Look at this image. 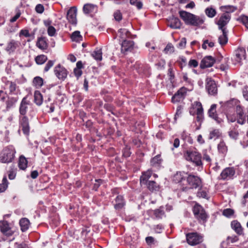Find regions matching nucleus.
<instances>
[{
  "label": "nucleus",
  "instance_id": "27",
  "mask_svg": "<svg viewBox=\"0 0 248 248\" xmlns=\"http://www.w3.org/2000/svg\"><path fill=\"white\" fill-rule=\"evenodd\" d=\"M222 35L218 38V42L222 46L226 45L228 42L227 31L226 30H222Z\"/></svg>",
  "mask_w": 248,
  "mask_h": 248
},
{
  "label": "nucleus",
  "instance_id": "45",
  "mask_svg": "<svg viewBox=\"0 0 248 248\" xmlns=\"http://www.w3.org/2000/svg\"><path fill=\"white\" fill-rule=\"evenodd\" d=\"M16 100L14 98H10L6 101V108L7 109L11 108L15 103Z\"/></svg>",
  "mask_w": 248,
  "mask_h": 248
},
{
  "label": "nucleus",
  "instance_id": "29",
  "mask_svg": "<svg viewBox=\"0 0 248 248\" xmlns=\"http://www.w3.org/2000/svg\"><path fill=\"white\" fill-rule=\"evenodd\" d=\"M34 102L37 105H40L43 102V96L39 91H36L34 95Z\"/></svg>",
  "mask_w": 248,
  "mask_h": 248
},
{
  "label": "nucleus",
  "instance_id": "23",
  "mask_svg": "<svg viewBox=\"0 0 248 248\" xmlns=\"http://www.w3.org/2000/svg\"><path fill=\"white\" fill-rule=\"evenodd\" d=\"M28 105H29V102L27 101L26 98L25 97L23 98L19 108V112L21 115H25L26 114Z\"/></svg>",
  "mask_w": 248,
  "mask_h": 248
},
{
  "label": "nucleus",
  "instance_id": "54",
  "mask_svg": "<svg viewBox=\"0 0 248 248\" xmlns=\"http://www.w3.org/2000/svg\"><path fill=\"white\" fill-rule=\"evenodd\" d=\"M241 21L245 26L248 29V16H243L241 17Z\"/></svg>",
  "mask_w": 248,
  "mask_h": 248
},
{
  "label": "nucleus",
  "instance_id": "55",
  "mask_svg": "<svg viewBox=\"0 0 248 248\" xmlns=\"http://www.w3.org/2000/svg\"><path fill=\"white\" fill-rule=\"evenodd\" d=\"M197 196L199 198H203L205 199H208L207 198V194L205 191H199L197 193Z\"/></svg>",
  "mask_w": 248,
  "mask_h": 248
},
{
  "label": "nucleus",
  "instance_id": "61",
  "mask_svg": "<svg viewBox=\"0 0 248 248\" xmlns=\"http://www.w3.org/2000/svg\"><path fill=\"white\" fill-rule=\"evenodd\" d=\"M154 241V238L152 236H148L146 238V242L148 245H151Z\"/></svg>",
  "mask_w": 248,
  "mask_h": 248
},
{
  "label": "nucleus",
  "instance_id": "26",
  "mask_svg": "<svg viewBox=\"0 0 248 248\" xmlns=\"http://www.w3.org/2000/svg\"><path fill=\"white\" fill-rule=\"evenodd\" d=\"M115 201L116 203L115 204L114 207L116 209L119 210L124 207V201L123 197L122 196H118L115 199Z\"/></svg>",
  "mask_w": 248,
  "mask_h": 248
},
{
  "label": "nucleus",
  "instance_id": "1",
  "mask_svg": "<svg viewBox=\"0 0 248 248\" xmlns=\"http://www.w3.org/2000/svg\"><path fill=\"white\" fill-rule=\"evenodd\" d=\"M179 15L187 25L199 26L204 22V20L202 17L185 11H180Z\"/></svg>",
  "mask_w": 248,
  "mask_h": 248
},
{
  "label": "nucleus",
  "instance_id": "9",
  "mask_svg": "<svg viewBox=\"0 0 248 248\" xmlns=\"http://www.w3.org/2000/svg\"><path fill=\"white\" fill-rule=\"evenodd\" d=\"M230 19V16L228 13L223 14L219 18L217 22L219 29L222 31V30H226L224 27L227 24Z\"/></svg>",
  "mask_w": 248,
  "mask_h": 248
},
{
  "label": "nucleus",
  "instance_id": "64",
  "mask_svg": "<svg viewBox=\"0 0 248 248\" xmlns=\"http://www.w3.org/2000/svg\"><path fill=\"white\" fill-rule=\"evenodd\" d=\"M38 176V172L37 170H33L31 171V176L32 179L36 178Z\"/></svg>",
  "mask_w": 248,
  "mask_h": 248
},
{
  "label": "nucleus",
  "instance_id": "16",
  "mask_svg": "<svg viewBox=\"0 0 248 248\" xmlns=\"http://www.w3.org/2000/svg\"><path fill=\"white\" fill-rule=\"evenodd\" d=\"M0 231L7 236H11L13 234L8 222L6 221H0Z\"/></svg>",
  "mask_w": 248,
  "mask_h": 248
},
{
  "label": "nucleus",
  "instance_id": "37",
  "mask_svg": "<svg viewBox=\"0 0 248 248\" xmlns=\"http://www.w3.org/2000/svg\"><path fill=\"white\" fill-rule=\"evenodd\" d=\"M71 39L74 41H78L81 40L82 36L80 34L79 31H75L72 33L71 36Z\"/></svg>",
  "mask_w": 248,
  "mask_h": 248
},
{
  "label": "nucleus",
  "instance_id": "30",
  "mask_svg": "<svg viewBox=\"0 0 248 248\" xmlns=\"http://www.w3.org/2000/svg\"><path fill=\"white\" fill-rule=\"evenodd\" d=\"M145 185L150 191H156L158 189V185L154 181H149Z\"/></svg>",
  "mask_w": 248,
  "mask_h": 248
},
{
  "label": "nucleus",
  "instance_id": "25",
  "mask_svg": "<svg viewBox=\"0 0 248 248\" xmlns=\"http://www.w3.org/2000/svg\"><path fill=\"white\" fill-rule=\"evenodd\" d=\"M246 55V50L244 48H239L236 51V57L237 59L236 61L237 62H240L242 60V57L245 58Z\"/></svg>",
  "mask_w": 248,
  "mask_h": 248
},
{
  "label": "nucleus",
  "instance_id": "13",
  "mask_svg": "<svg viewBox=\"0 0 248 248\" xmlns=\"http://www.w3.org/2000/svg\"><path fill=\"white\" fill-rule=\"evenodd\" d=\"M54 72L56 76L60 79H64L67 75L66 70L61 66V64H58L55 69Z\"/></svg>",
  "mask_w": 248,
  "mask_h": 248
},
{
  "label": "nucleus",
  "instance_id": "2",
  "mask_svg": "<svg viewBox=\"0 0 248 248\" xmlns=\"http://www.w3.org/2000/svg\"><path fill=\"white\" fill-rule=\"evenodd\" d=\"M15 152L12 147H6L0 155V161L1 163H8L12 161Z\"/></svg>",
  "mask_w": 248,
  "mask_h": 248
},
{
  "label": "nucleus",
  "instance_id": "53",
  "mask_svg": "<svg viewBox=\"0 0 248 248\" xmlns=\"http://www.w3.org/2000/svg\"><path fill=\"white\" fill-rule=\"evenodd\" d=\"M190 67H196L198 65V62L195 60H191L188 62Z\"/></svg>",
  "mask_w": 248,
  "mask_h": 248
},
{
  "label": "nucleus",
  "instance_id": "18",
  "mask_svg": "<svg viewBox=\"0 0 248 248\" xmlns=\"http://www.w3.org/2000/svg\"><path fill=\"white\" fill-rule=\"evenodd\" d=\"M231 227L237 234H243V229L241 224L237 220H234L232 221L231 222Z\"/></svg>",
  "mask_w": 248,
  "mask_h": 248
},
{
  "label": "nucleus",
  "instance_id": "33",
  "mask_svg": "<svg viewBox=\"0 0 248 248\" xmlns=\"http://www.w3.org/2000/svg\"><path fill=\"white\" fill-rule=\"evenodd\" d=\"M154 214L157 218H161L165 215V212L163 210V207H160L159 209L154 210Z\"/></svg>",
  "mask_w": 248,
  "mask_h": 248
},
{
  "label": "nucleus",
  "instance_id": "12",
  "mask_svg": "<svg viewBox=\"0 0 248 248\" xmlns=\"http://www.w3.org/2000/svg\"><path fill=\"white\" fill-rule=\"evenodd\" d=\"M134 43L133 41L124 40L122 43L121 51L125 53L127 51H131L133 49Z\"/></svg>",
  "mask_w": 248,
  "mask_h": 248
},
{
  "label": "nucleus",
  "instance_id": "40",
  "mask_svg": "<svg viewBox=\"0 0 248 248\" xmlns=\"http://www.w3.org/2000/svg\"><path fill=\"white\" fill-rule=\"evenodd\" d=\"M234 214V210L231 208H227L224 209L222 212V215L227 217L232 216Z\"/></svg>",
  "mask_w": 248,
  "mask_h": 248
},
{
  "label": "nucleus",
  "instance_id": "21",
  "mask_svg": "<svg viewBox=\"0 0 248 248\" xmlns=\"http://www.w3.org/2000/svg\"><path fill=\"white\" fill-rule=\"evenodd\" d=\"M217 105L213 104L210 108L208 110L209 116L213 118L215 120L219 122L218 117L216 111Z\"/></svg>",
  "mask_w": 248,
  "mask_h": 248
},
{
  "label": "nucleus",
  "instance_id": "49",
  "mask_svg": "<svg viewBox=\"0 0 248 248\" xmlns=\"http://www.w3.org/2000/svg\"><path fill=\"white\" fill-rule=\"evenodd\" d=\"M47 32L49 36H53L56 32V30L53 26H49L47 29Z\"/></svg>",
  "mask_w": 248,
  "mask_h": 248
},
{
  "label": "nucleus",
  "instance_id": "31",
  "mask_svg": "<svg viewBox=\"0 0 248 248\" xmlns=\"http://www.w3.org/2000/svg\"><path fill=\"white\" fill-rule=\"evenodd\" d=\"M28 161L26 158L23 155L19 157L18 166L20 169L24 170L27 168Z\"/></svg>",
  "mask_w": 248,
  "mask_h": 248
},
{
  "label": "nucleus",
  "instance_id": "43",
  "mask_svg": "<svg viewBox=\"0 0 248 248\" xmlns=\"http://www.w3.org/2000/svg\"><path fill=\"white\" fill-rule=\"evenodd\" d=\"M164 51L166 53H168L169 52L172 53L174 51V48L171 44L169 43L164 48Z\"/></svg>",
  "mask_w": 248,
  "mask_h": 248
},
{
  "label": "nucleus",
  "instance_id": "63",
  "mask_svg": "<svg viewBox=\"0 0 248 248\" xmlns=\"http://www.w3.org/2000/svg\"><path fill=\"white\" fill-rule=\"evenodd\" d=\"M131 153L129 151V149L125 148L124 149L123 155L124 156L127 157L130 156Z\"/></svg>",
  "mask_w": 248,
  "mask_h": 248
},
{
  "label": "nucleus",
  "instance_id": "19",
  "mask_svg": "<svg viewBox=\"0 0 248 248\" xmlns=\"http://www.w3.org/2000/svg\"><path fill=\"white\" fill-rule=\"evenodd\" d=\"M181 25V21L178 17H172L168 21V26L171 28L179 29Z\"/></svg>",
  "mask_w": 248,
  "mask_h": 248
},
{
  "label": "nucleus",
  "instance_id": "11",
  "mask_svg": "<svg viewBox=\"0 0 248 248\" xmlns=\"http://www.w3.org/2000/svg\"><path fill=\"white\" fill-rule=\"evenodd\" d=\"M77 8L76 7H72L67 11V19L68 21L72 24L77 23Z\"/></svg>",
  "mask_w": 248,
  "mask_h": 248
},
{
  "label": "nucleus",
  "instance_id": "17",
  "mask_svg": "<svg viewBox=\"0 0 248 248\" xmlns=\"http://www.w3.org/2000/svg\"><path fill=\"white\" fill-rule=\"evenodd\" d=\"M20 124L22 127V130L26 135H29L30 132V126L29 124V120L26 116H23L20 120Z\"/></svg>",
  "mask_w": 248,
  "mask_h": 248
},
{
  "label": "nucleus",
  "instance_id": "56",
  "mask_svg": "<svg viewBox=\"0 0 248 248\" xmlns=\"http://www.w3.org/2000/svg\"><path fill=\"white\" fill-rule=\"evenodd\" d=\"M230 137L236 139L238 135V132L236 131H231L229 133Z\"/></svg>",
  "mask_w": 248,
  "mask_h": 248
},
{
  "label": "nucleus",
  "instance_id": "60",
  "mask_svg": "<svg viewBox=\"0 0 248 248\" xmlns=\"http://www.w3.org/2000/svg\"><path fill=\"white\" fill-rule=\"evenodd\" d=\"M20 15H21V14L20 12L17 13L16 14V16H15L13 17H12V18L10 19V21L11 22H15L19 17V16H20Z\"/></svg>",
  "mask_w": 248,
  "mask_h": 248
},
{
  "label": "nucleus",
  "instance_id": "35",
  "mask_svg": "<svg viewBox=\"0 0 248 248\" xmlns=\"http://www.w3.org/2000/svg\"><path fill=\"white\" fill-rule=\"evenodd\" d=\"M33 83L37 88H40L43 85V79L40 77H36L33 80Z\"/></svg>",
  "mask_w": 248,
  "mask_h": 248
},
{
  "label": "nucleus",
  "instance_id": "5",
  "mask_svg": "<svg viewBox=\"0 0 248 248\" xmlns=\"http://www.w3.org/2000/svg\"><path fill=\"white\" fill-rule=\"evenodd\" d=\"M186 181L189 188H196L201 185V180L197 176L189 175Z\"/></svg>",
  "mask_w": 248,
  "mask_h": 248
},
{
  "label": "nucleus",
  "instance_id": "4",
  "mask_svg": "<svg viewBox=\"0 0 248 248\" xmlns=\"http://www.w3.org/2000/svg\"><path fill=\"white\" fill-rule=\"evenodd\" d=\"M206 89L208 94L215 95L217 93V88L215 81L211 78H208L206 80Z\"/></svg>",
  "mask_w": 248,
  "mask_h": 248
},
{
  "label": "nucleus",
  "instance_id": "20",
  "mask_svg": "<svg viewBox=\"0 0 248 248\" xmlns=\"http://www.w3.org/2000/svg\"><path fill=\"white\" fill-rule=\"evenodd\" d=\"M152 175V171L148 170L146 172L142 173L140 178V183L141 185L147 184L148 180Z\"/></svg>",
  "mask_w": 248,
  "mask_h": 248
},
{
  "label": "nucleus",
  "instance_id": "52",
  "mask_svg": "<svg viewBox=\"0 0 248 248\" xmlns=\"http://www.w3.org/2000/svg\"><path fill=\"white\" fill-rule=\"evenodd\" d=\"M54 62L52 61H49L46 63L44 70L45 72H47L49 70V69L53 65Z\"/></svg>",
  "mask_w": 248,
  "mask_h": 248
},
{
  "label": "nucleus",
  "instance_id": "10",
  "mask_svg": "<svg viewBox=\"0 0 248 248\" xmlns=\"http://www.w3.org/2000/svg\"><path fill=\"white\" fill-rule=\"evenodd\" d=\"M215 62V59L212 56H206L202 60L200 64V67L202 69H204L207 67H212Z\"/></svg>",
  "mask_w": 248,
  "mask_h": 248
},
{
  "label": "nucleus",
  "instance_id": "57",
  "mask_svg": "<svg viewBox=\"0 0 248 248\" xmlns=\"http://www.w3.org/2000/svg\"><path fill=\"white\" fill-rule=\"evenodd\" d=\"M186 43V38H183L180 42L178 44V46L180 47H185Z\"/></svg>",
  "mask_w": 248,
  "mask_h": 248
},
{
  "label": "nucleus",
  "instance_id": "22",
  "mask_svg": "<svg viewBox=\"0 0 248 248\" xmlns=\"http://www.w3.org/2000/svg\"><path fill=\"white\" fill-rule=\"evenodd\" d=\"M36 46L42 50L46 49L47 48V44L45 37L39 38L36 43Z\"/></svg>",
  "mask_w": 248,
  "mask_h": 248
},
{
  "label": "nucleus",
  "instance_id": "50",
  "mask_svg": "<svg viewBox=\"0 0 248 248\" xmlns=\"http://www.w3.org/2000/svg\"><path fill=\"white\" fill-rule=\"evenodd\" d=\"M6 97V94L3 91H0V105L4 102Z\"/></svg>",
  "mask_w": 248,
  "mask_h": 248
},
{
  "label": "nucleus",
  "instance_id": "59",
  "mask_svg": "<svg viewBox=\"0 0 248 248\" xmlns=\"http://www.w3.org/2000/svg\"><path fill=\"white\" fill-rule=\"evenodd\" d=\"M243 94L244 97L247 100H248V87H245L243 90Z\"/></svg>",
  "mask_w": 248,
  "mask_h": 248
},
{
  "label": "nucleus",
  "instance_id": "62",
  "mask_svg": "<svg viewBox=\"0 0 248 248\" xmlns=\"http://www.w3.org/2000/svg\"><path fill=\"white\" fill-rule=\"evenodd\" d=\"M9 89L11 92H14L16 90V84L13 82H11Z\"/></svg>",
  "mask_w": 248,
  "mask_h": 248
},
{
  "label": "nucleus",
  "instance_id": "39",
  "mask_svg": "<svg viewBox=\"0 0 248 248\" xmlns=\"http://www.w3.org/2000/svg\"><path fill=\"white\" fill-rule=\"evenodd\" d=\"M162 160L160 159V155H157L154 157L151 160V164L153 166H159L160 164L161 163Z\"/></svg>",
  "mask_w": 248,
  "mask_h": 248
},
{
  "label": "nucleus",
  "instance_id": "15",
  "mask_svg": "<svg viewBox=\"0 0 248 248\" xmlns=\"http://www.w3.org/2000/svg\"><path fill=\"white\" fill-rule=\"evenodd\" d=\"M235 174V170L233 168H227L221 173V179L225 180L227 178H231Z\"/></svg>",
  "mask_w": 248,
  "mask_h": 248
},
{
  "label": "nucleus",
  "instance_id": "8",
  "mask_svg": "<svg viewBox=\"0 0 248 248\" xmlns=\"http://www.w3.org/2000/svg\"><path fill=\"white\" fill-rule=\"evenodd\" d=\"M186 93V88L184 87L181 88L172 97V102L175 103L181 101L184 98Z\"/></svg>",
  "mask_w": 248,
  "mask_h": 248
},
{
  "label": "nucleus",
  "instance_id": "3",
  "mask_svg": "<svg viewBox=\"0 0 248 248\" xmlns=\"http://www.w3.org/2000/svg\"><path fill=\"white\" fill-rule=\"evenodd\" d=\"M185 157L186 160L193 162L197 166L202 164L201 156L197 152L187 151Z\"/></svg>",
  "mask_w": 248,
  "mask_h": 248
},
{
  "label": "nucleus",
  "instance_id": "6",
  "mask_svg": "<svg viewBox=\"0 0 248 248\" xmlns=\"http://www.w3.org/2000/svg\"><path fill=\"white\" fill-rule=\"evenodd\" d=\"M187 243L192 246L198 245L202 242V237L196 232H192L186 234Z\"/></svg>",
  "mask_w": 248,
  "mask_h": 248
},
{
  "label": "nucleus",
  "instance_id": "44",
  "mask_svg": "<svg viewBox=\"0 0 248 248\" xmlns=\"http://www.w3.org/2000/svg\"><path fill=\"white\" fill-rule=\"evenodd\" d=\"M219 136V132L218 130H214L210 133L209 139L211 140L214 138H217Z\"/></svg>",
  "mask_w": 248,
  "mask_h": 248
},
{
  "label": "nucleus",
  "instance_id": "14",
  "mask_svg": "<svg viewBox=\"0 0 248 248\" xmlns=\"http://www.w3.org/2000/svg\"><path fill=\"white\" fill-rule=\"evenodd\" d=\"M19 45L20 43L17 41L11 40L7 43L5 49L8 54H10L13 53L19 47Z\"/></svg>",
  "mask_w": 248,
  "mask_h": 248
},
{
  "label": "nucleus",
  "instance_id": "32",
  "mask_svg": "<svg viewBox=\"0 0 248 248\" xmlns=\"http://www.w3.org/2000/svg\"><path fill=\"white\" fill-rule=\"evenodd\" d=\"M96 6L92 4H86L84 5L83 8V10L84 13L89 14L90 13L93 12Z\"/></svg>",
  "mask_w": 248,
  "mask_h": 248
},
{
  "label": "nucleus",
  "instance_id": "34",
  "mask_svg": "<svg viewBox=\"0 0 248 248\" xmlns=\"http://www.w3.org/2000/svg\"><path fill=\"white\" fill-rule=\"evenodd\" d=\"M47 60V57L45 55H40L37 56L35 59V62L38 64H42Z\"/></svg>",
  "mask_w": 248,
  "mask_h": 248
},
{
  "label": "nucleus",
  "instance_id": "36",
  "mask_svg": "<svg viewBox=\"0 0 248 248\" xmlns=\"http://www.w3.org/2000/svg\"><path fill=\"white\" fill-rule=\"evenodd\" d=\"M8 182L6 176H4L2 181V184H0V193L4 192L7 188Z\"/></svg>",
  "mask_w": 248,
  "mask_h": 248
},
{
  "label": "nucleus",
  "instance_id": "51",
  "mask_svg": "<svg viewBox=\"0 0 248 248\" xmlns=\"http://www.w3.org/2000/svg\"><path fill=\"white\" fill-rule=\"evenodd\" d=\"M95 183L94 184L93 186V189L96 191L100 185V184L102 183V180L101 179H96L95 180Z\"/></svg>",
  "mask_w": 248,
  "mask_h": 248
},
{
  "label": "nucleus",
  "instance_id": "47",
  "mask_svg": "<svg viewBox=\"0 0 248 248\" xmlns=\"http://www.w3.org/2000/svg\"><path fill=\"white\" fill-rule=\"evenodd\" d=\"M218 150L223 153L226 151V147L225 143L223 142H220L218 145Z\"/></svg>",
  "mask_w": 248,
  "mask_h": 248
},
{
  "label": "nucleus",
  "instance_id": "41",
  "mask_svg": "<svg viewBox=\"0 0 248 248\" xmlns=\"http://www.w3.org/2000/svg\"><path fill=\"white\" fill-rule=\"evenodd\" d=\"M205 13L208 16L213 17L216 15V11L212 8H208L205 10Z\"/></svg>",
  "mask_w": 248,
  "mask_h": 248
},
{
  "label": "nucleus",
  "instance_id": "38",
  "mask_svg": "<svg viewBox=\"0 0 248 248\" xmlns=\"http://www.w3.org/2000/svg\"><path fill=\"white\" fill-rule=\"evenodd\" d=\"M93 57L96 60L101 61L102 60V51L101 49H97L93 51L92 54Z\"/></svg>",
  "mask_w": 248,
  "mask_h": 248
},
{
  "label": "nucleus",
  "instance_id": "46",
  "mask_svg": "<svg viewBox=\"0 0 248 248\" xmlns=\"http://www.w3.org/2000/svg\"><path fill=\"white\" fill-rule=\"evenodd\" d=\"M114 18L116 21H120L122 19V14L119 10H117L114 14Z\"/></svg>",
  "mask_w": 248,
  "mask_h": 248
},
{
  "label": "nucleus",
  "instance_id": "48",
  "mask_svg": "<svg viewBox=\"0 0 248 248\" xmlns=\"http://www.w3.org/2000/svg\"><path fill=\"white\" fill-rule=\"evenodd\" d=\"M35 11L37 13L42 14L44 11V7L42 4H38L35 7Z\"/></svg>",
  "mask_w": 248,
  "mask_h": 248
},
{
  "label": "nucleus",
  "instance_id": "7",
  "mask_svg": "<svg viewBox=\"0 0 248 248\" xmlns=\"http://www.w3.org/2000/svg\"><path fill=\"white\" fill-rule=\"evenodd\" d=\"M193 212L196 217L202 219L203 221H206L207 214L203 208L199 204H196L193 208Z\"/></svg>",
  "mask_w": 248,
  "mask_h": 248
},
{
  "label": "nucleus",
  "instance_id": "24",
  "mask_svg": "<svg viewBox=\"0 0 248 248\" xmlns=\"http://www.w3.org/2000/svg\"><path fill=\"white\" fill-rule=\"evenodd\" d=\"M237 113L238 116L237 119V123L241 124H243L245 122V118L244 117V112L242 109V108L240 106L237 107Z\"/></svg>",
  "mask_w": 248,
  "mask_h": 248
},
{
  "label": "nucleus",
  "instance_id": "28",
  "mask_svg": "<svg viewBox=\"0 0 248 248\" xmlns=\"http://www.w3.org/2000/svg\"><path fill=\"white\" fill-rule=\"evenodd\" d=\"M19 224L21 227V230L22 232H25L29 228L30 224L29 220L26 218H23L20 219Z\"/></svg>",
  "mask_w": 248,
  "mask_h": 248
},
{
  "label": "nucleus",
  "instance_id": "42",
  "mask_svg": "<svg viewBox=\"0 0 248 248\" xmlns=\"http://www.w3.org/2000/svg\"><path fill=\"white\" fill-rule=\"evenodd\" d=\"M130 3L136 6L138 9H140L142 7V3L140 0H130Z\"/></svg>",
  "mask_w": 248,
  "mask_h": 248
},
{
  "label": "nucleus",
  "instance_id": "58",
  "mask_svg": "<svg viewBox=\"0 0 248 248\" xmlns=\"http://www.w3.org/2000/svg\"><path fill=\"white\" fill-rule=\"evenodd\" d=\"M74 73L77 78H79L82 75V72L80 69L75 68Z\"/></svg>",
  "mask_w": 248,
  "mask_h": 248
}]
</instances>
